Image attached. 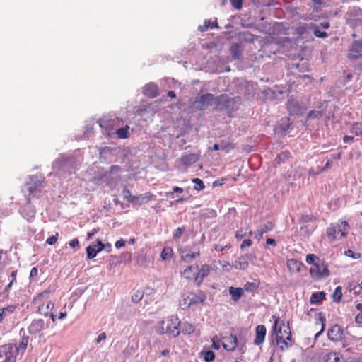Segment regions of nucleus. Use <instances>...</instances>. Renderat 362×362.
I'll return each mask as SVG.
<instances>
[{
    "mask_svg": "<svg viewBox=\"0 0 362 362\" xmlns=\"http://www.w3.org/2000/svg\"><path fill=\"white\" fill-rule=\"evenodd\" d=\"M209 28H218V23L216 21L211 22L210 20H205L204 22V25L202 26H200V30L206 31Z\"/></svg>",
    "mask_w": 362,
    "mask_h": 362,
    "instance_id": "36",
    "label": "nucleus"
},
{
    "mask_svg": "<svg viewBox=\"0 0 362 362\" xmlns=\"http://www.w3.org/2000/svg\"><path fill=\"white\" fill-rule=\"evenodd\" d=\"M346 256L352 257L353 259H358L361 257V254L358 252H354L351 250H348L345 252Z\"/></svg>",
    "mask_w": 362,
    "mask_h": 362,
    "instance_id": "52",
    "label": "nucleus"
},
{
    "mask_svg": "<svg viewBox=\"0 0 362 362\" xmlns=\"http://www.w3.org/2000/svg\"><path fill=\"white\" fill-rule=\"evenodd\" d=\"M308 28H311L310 27V24L309 25H307L305 23H303V24H300L298 25V27L296 28L297 30V32L300 34V35H303L304 33H306L307 31V29Z\"/></svg>",
    "mask_w": 362,
    "mask_h": 362,
    "instance_id": "49",
    "label": "nucleus"
},
{
    "mask_svg": "<svg viewBox=\"0 0 362 362\" xmlns=\"http://www.w3.org/2000/svg\"><path fill=\"white\" fill-rule=\"evenodd\" d=\"M355 13L358 16V21L362 23V11L360 8L354 9Z\"/></svg>",
    "mask_w": 362,
    "mask_h": 362,
    "instance_id": "63",
    "label": "nucleus"
},
{
    "mask_svg": "<svg viewBox=\"0 0 362 362\" xmlns=\"http://www.w3.org/2000/svg\"><path fill=\"white\" fill-rule=\"evenodd\" d=\"M259 284L257 282H247L245 284L244 287L243 288L244 291L248 292H253L257 290L259 287Z\"/></svg>",
    "mask_w": 362,
    "mask_h": 362,
    "instance_id": "37",
    "label": "nucleus"
},
{
    "mask_svg": "<svg viewBox=\"0 0 362 362\" xmlns=\"http://www.w3.org/2000/svg\"><path fill=\"white\" fill-rule=\"evenodd\" d=\"M310 27L311 28L314 29V35L315 37H320V38H325L328 36L327 33L325 31H320L317 28L316 25H315L313 23H310Z\"/></svg>",
    "mask_w": 362,
    "mask_h": 362,
    "instance_id": "35",
    "label": "nucleus"
},
{
    "mask_svg": "<svg viewBox=\"0 0 362 362\" xmlns=\"http://www.w3.org/2000/svg\"><path fill=\"white\" fill-rule=\"evenodd\" d=\"M124 245H125V241L122 238L117 240L115 244V246L117 249H119V248L124 247Z\"/></svg>",
    "mask_w": 362,
    "mask_h": 362,
    "instance_id": "59",
    "label": "nucleus"
},
{
    "mask_svg": "<svg viewBox=\"0 0 362 362\" xmlns=\"http://www.w3.org/2000/svg\"><path fill=\"white\" fill-rule=\"evenodd\" d=\"M225 349L228 351H234L238 346V339L235 335H230L225 339L223 344Z\"/></svg>",
    "mask_w": 362,
    "mask_h": 362,
    "instance_id": "20",
    "label": "nucleus"
},
{
    "mask_svg": "<svg viewBox=\"0 0 362 362\" xmlns=\"http://www.w3.org/2000/svg\"><path fill=\"white\" fill-rule=\"evenodd\" d=\"M225 248L229 249L230 248V245H227L226 246H223L220 244H216L214 245V250L218 252H222Z\"/></svg>",
    "mask_w": 362,
    "mask_h": 362,
    "instance_id": "56",
    "label": "nucleus"
},
{
    "mask_svg": "<svg viewBox=\"0 0 362 362\" xmlns=\"http://www.w3.org/2000/svg\"><path fill=\"white\" fill-rule=\"evenodd\" d=\"M143 296L144 291L138 290L132 296V300L134 303H138L142 299Z\"/></svg>",
    "mask_w": 362,
    "mask_h": 362,
    "instance_id": "43",
    "label": "nucleus"
},
{
    "mask_svg": "<svg viewBox=\"0 0 362 362\" xmlns=\"http://www.w3.org/2000/svg\"><path fill=\"white\" fill-rule=\"evenodd\" d=\"M180 325L178 317L173 315L159 321L156 325V332L158 334H166L168 337L175 338L180 334Z\"/></svg>",
    "mask_w": 362,
    "mask_h": 362,
    "instance_id": "1",
    "label": "nucleus"
},
{
    "mask_svg": "<svg viewBox=\"0 0 362 362\" xmlns=\"http://www.w3.org/2000/svg\"><path fill=\"white\" fill-rule=\"evenodd\" d=\"M143 93L148 98H156L159 94L158 87L153 83H149L144 87Z\"/></svg>",
    "mask_w": 362,
    "mask_h": 362,
    "instance_id": "13",
    "label": "nucleus"
},
{
    "mask_svg": "<svg viewBox=\"0 0 362 362\" xmlns=\"http://www.w3.org/2000/svg\"><path fill=\"white\" fill-rule=\"evenodd\" d=\"M15 310L16 306L13 305L0 309V323L3 322L7 315L13 313Z\"/></svg>",
    "mask_w": 362,
    "mask_h": 362,
    "instance_id": "28",
    "label": "nucleus"
},
{
    "mask_svg": "<svg viewBox=\"0 0 362 362\" xmlns=\"http://www.w3.org/2000/svg\"><path fill=\"white\" fill-rule=\"evenodd\" d=\"M310 273L312 276L317 279L327 277L330 274L327 266L323 262L313 264L310 269Z\"/></svg>",
    "mask_w": 362,
    "mask_h": 362,
    "instance_id": "6",
    "label": "nucleus"
},
{
    "mask_svg": "<svg viewBox=\"0 0 362 362\" xmlns=\"http://www.w3.org/2000/svg\"><path fill=\"white\" fill-rule=\"evenodd\" d=\"M173 255V251L171 247H165L161 252L160 257L162 259L166 260L170 259Z\"/></svg>",
    "mask_w": 362,
    "mask_h": 362,
    "instance_id": "34",
    "label": "nucleus"
},
{
    "mask_svg": "<svg viewBox=\"0 0 362 362\" xmlns=\"http://www.w3.org/2000/svg\"><path fill=\"white\" fill-rule=\"evenodd\" d=\"M13 355V348L11 344L0 346V359H7Z\"/></svg>",
    "mask_w": 362,
    "mask_h": 362,
    "instance_id": "18",
    "label": "nucleus"
},
{
    "mask_svg": "<svg viewBox=\"0 0 362 362\" xmlns=\"http://www.w3.org/2000/svg\"><path fill=\"white\" fill-rule=\"evenodd\" d=\"M104 247L105 245L100 240H97L96 244L93 243L92 245L88 246L86 248L88 259H91L94 258L99 252L104 249Z\"/></svg>",
    "mask_w": 362,
    "mask_h": 362,
    "instance_id": "8",
    "label": "nucleus"
},
{
    "mask_svg": "<svg viewBox=\"0 0 362 362\" xmlns=\"http://www.w3.org/2000/svg\"><path fill=\"white\" fill-rule=\"evenodd\" d=\"M235 148V144L230 141H228V142H222L221 143V150H225L227 152L229 151L230 150H232V149H234Z\"/></svg>",
    "mask_w": 362,
    "mask_h": 362,
    "instance_id": "45",
    "label": "nucleus"
},
{
    "mask_svg": "<svg viewBox=\"0 0 362 362\" xmlns=\"http://www.w3.org/2000/svg\"><path fill=\"white\" fill-rule=\"evenodd\" d=\"M98 228H93L90 232L88 233V239L90 240L97 233H98Z\"/></svg>",
    "mask_w": 362,
    "mask_h": 362,
    "instance_id": "62",
    "label": "nucleus"
},
{
    "mask_svg": "<svg viewBox=\"0 0 362 362\" xmlns=\"http://www.w3.org/2000/svg\"><path fill=\"white\" fill-rule=\"evenodd\" d=\"M333 300L339 303L342 298V289L341 286H337L333 293Z\"/></svg>",
    "mask_w": 362,
    "mask_h": 362,
    "instance_id": "40",
    "label": "nucleus"
},
{
    "mask_svg": "<svg viewBox=\"0 0 362 362\" xmlns=\"http://www.w3.org/2000/svg\"><path fill=\"white\" fill-rule=\"evenodd\" d=\"M28 341H29V337L23 336L22 337L21 341L19 343L18 346L16 347V351H22L23 352H24L27 348Z\"/></svg>",
    "mask_w": 362,
    "mask_h": 362,
    "instance_id": "33",
    "label": "nucleus"
},
{
    "mask_svg": "<svg viewBox=\"0 0 362 362\" xmlns=\"http://www.w3.org/2000/svg\"><path fill=\"white\" fill-rule=\"evenodd\" d=\"M286 108L290 115H298L302 111V107L299 105L297 101L293 99H290L286 103Z\"/></svg>",
    "mask_w": 362,
    "mask_h": 362,
    "instance_id": "19",
    "label": "nucleus"
},
{
    "mask_svg": "<svg viewBox=\"0 0 362 362\" xmlns=\"http://www.w3.org/2000/svg\"><path fill=\"white\" fill-rule=\"evenodd\" d=\"M185 230V226L177 228L174 232L173 238L175 240L180 238V237L182 236V235Z\"/></svg>",
    "mask_w": 362,
    "mask_h": 362,
    "instance_id": "48",
    "label": "nucleus"
},
{
    "mask_svg": "<svg viewBox=\"0 0 362 362\" xmlns=\"http://www.w3.org/2000/svg\"><path fill=\"white\" fill-rule=\"evenodd\" d=\"M325 362H343L341 356L335 352H330L325 356Z\"/></svg>",
    "mask_w": 362,
    "mask_h": 362,
    "instance_id": "30",
    "label": "nucleus"
},
{
    "mask_svg": "<svg viewBox=\"0 0 362 362\" xmlns=\"http://www.w3.org/2000/svg\"><path fill=\"white\" fill-rule=\"evenodd\" d=\"M194 327L192 325L188 322L183 323L182 332L184 334H190L194 332Z\"/></svg>",
    "mask_w": 362,
    "mask_h": 362,
    "instance_id": "39",
    "label": "nucleus"
},
{
    "mask_svg": "<svg viewBox=\"0 0 362 362\" xmlns=\"http://www.w3.org/2000/svg\"><path fill=\"white\" fill-rule=\"evenodd\" d=\"M350 132L355 136H362V124L358 122L354 123L351 127Z\"/></svg>",
    "mask_w": 362,
    "mask_h": 362,
    "instance_id": "32",
    "label": "nucleus"
},
{
    "mask_svg": "<svg viewBox=\"0 0 362 362\" xmlns=\"http://www.w3.org/2000/svg\"><path fill=\"white\" fill-rule=\"evenodd\" d=\"M232 6L236 9H240L243 6V0H230Z\"/></svg>",
    "mask_w": 362,
    "mask_h": 362,
    "instance_id": "54",
    "label": "nucleus"
},
{
    "mask_svg": "<svg viewBox=\"0 0 362 362\" xmlns=\"http://www.w3.org/2000/svg\"><path fill=\"white\" fill-rule=\"evenodd\" d=\"M355 321L358 324H362V313H360L356 315Z\"/></svg>",
    "mask_w": 362,
    "mask_h": 362,
    "instance_id": "64",
    "label": "nucleus"
},
{
    "mask_svg": "<svg viewBox=\"0 0 362 362\" xmlns=\"http://www.w3.org/2000/svg\"><path fill=\"white\" fill-rule=\"evenodd\" d=\"M156 196L151 192H148L146 193L134 196L132 199V204L141 205L143 204L148 203L153 199H155Z\"/></svg>",
    "mask_w": 362,
    "mask_h": 362,
    "instance_id": "12",
    "label": "nucleus"
},
{
    "mask_svg": "<svg viewBox=\"0 0 362 362\" xmlns=\"http://www.w3.org/2000/svg\"><path fill=\"white\" fill-rule=\"evenodd\" d=\"M200 256V250L197 246L196 244H194L192 247V251L191 250H185L182 252V255H181V258L184 262H191L193 259L199 257Z\"/></svg>",
    "mask_w": 362,
    "mask_h": 362,
    "instance_id": "7",
    "label": "nucleus"
},
{
    "mask_svg": "<svg viewBox=\"0 0 362 362\" xmlns=\"http://www.w3.org/2000/svg\"><path fill=\"white\" fill-rule=\"evenodd\" d=\"M128 129L129 127H122L117 130L116 134L119 139H126L128 137Z\"/></svg>",
    "mask_w": 362,
    "mask_h": 362,
    "instance_id": "42",
    "label": "nucleus"
},
{
    "mask_svg": "<svg viewBox=\"0 0 362 362\" xmlns=\"http://www.w3.org/2000/svg\"><path fill=\"white\" fill-rule=\"evenodd\" d=\"M45 327V322L42 319L33 320L28 327V332L31 334H37L40 332Z\"/></svg>",
    "mask_w": 362,
    "mask_h": 362,
    "instance_id": "15",
    "label": "nucleus"
},
{
    "mask_svg": "<svg viewBox=\"0 0 362 362\" xmlns=\"http://www.w3.org/2000/svg\"><path fill=\"white\" fill-rule=\"evenodd\" d=\"M197 269H198L197 264L187 266L181 272V276L187 280H193L195 282L196 275L197 273Z\"/></svg>",
    "mask_w": 362,
    "mask_h": 362,
    "instance_id": "11",
    "label": "nucleus"
},
{
    "mask_svg": "<svg viewBox=\"0 0 362 362\" xmlns=\"http://www.w3.org/2000/svg\"><path fill=\"white\" fill-rule=\"evenodd\" d=\"M272 318L274 320L273 329L276 332V344L281 351H284L292 346L290 327L288 325H286L284 323H282L278 327L279 318L274 315H273Z\"/></svg>",
    "mask_w": 362,
    "mask_h": 362,
    "instance_id": "2",
    "label": "nucleus"
},
{
    "mask_svg": "<svg viewBox=\"0 0 362 362\" xmlns=\"http://www.w3.org/2000/svg\"><path fill=\"white\" fill-rule=\"evenodd\" d=\"M266 332H267V329H266V327L264 325H259L256 327V329H255L256 336H255V339L254 340L255 344L260 345L264 342L265 335H266Z\"/></svg>",
    "mask_w": 362,
    "mask_h": 362,
    "instance_id": "16",
    "label": "nucleus"
},
{
    "mask_svg": "<svg viewBox=\"0 0 362 362\" xmlns=\"http://www.w3.org/2000/svg\"><path fill=\"white\" fill-rule=\"evenodd\" d=\"M226 182V178H221L213 182V187L221 186Z\"/></svg>",
    "mask_w": 362,
    "mask_h": 362,
    "instance_id": "57",
    "label": "nucleus"
},
{
    "mask_svg": "<svg viewBox=\"0 0 362 362\" xmlns=\"http://www.w3.org/2000/svg\"><path fill=\"white\" fill-rule=\"evenodd\" d=\"M322 115V113L320 111L311 110L308 112L307 118H308V119H311L313 118L319 117Z\"/></svg>",
    "mask_w": 362,
    "mask_h": 362,
    "instance_id": "50",
    "label": "nucleus"
},
{
    "mask_svg": "<svg viewBox=\"0 0 362 362\" xmlns=\"http://www.w3.org/2000/svg\"><path fill=\"white\" fill-rule=\"evenodd\" d=\"M228 292L231 296V299L237 302L244 295V289L240 287L230 286L228 288Z\"/></svg>",
    "mask_w": 362,
    "mask_h": 362,
    "instance_id": "22",
    "label": "nucleus"
},
{
    "mask_svg": "<svg viewBox=\"0 0 362 362\" xmlns=\"http://www.w3.org/2000/svg\"><path fill=\"white\" fill-rule=\"evenodd\" d=\"M50 293L49 289H46L33 299L32 303L37 307V313L40 315L48 316L54 307V303L52 301H47L46 303L43 301L49 298Z\"/></svg>",
    "mask_w": 362,
    "mask_h": 362,
    "instance_id": "3",
    "label": "nucleus"
},
{
    "mask_svg": "<svg viewBox=\"0 0 362 362\" xmlns=\"http://www.w3.org/2000/svg\"><path fill=\"white\" fill-rule=\"evenodd\" d=\"M252 245V241L250 239H246L243 241L241 243L240 248L243 250L245 247H249Z\"/></svg>",
    "mask_w": 362,
    "mask_h": 362,
    "instance_id": "55",
    "label": "nucleus"
},
{
    "mask_svg": "<svg viewBox=\"0 0 362 362\" xmlns=\"http://www.w3.org/2000/svg\"><path fill=\"white\" fill-rule=\"evenodd\" d=\"M122 194L124 198L127 199V201L129 203H132L133 201V197L134 195H132L130 190L127 187H124L122 190Z\"/></svg>",
    "mask_w": 362,
    "mask_h": 362,
    "instance_id": "44",
    "label": "nucleus"
},
{
    "mask_svg": "<svg viewBox=\"0 0 362 362\" xmlns=\"http://www.w3.org/2000/svg\"><path fill=\"white\" fill-rule=\"evenodd\" d=\"M328 338L334 341H337L342 338L343 332L338 325H334L327 332Z\"/></svg>",
    "mask_w": 362,
    "mask_h": 362,
    "instance_id": "14",
    "label": "nucleus"
},
{
    "mask_svg": "<svg viewBox=\"0 0 362 362\" xmlns=\"http://www.w3.org/2000/svg\"><path fill=\"white\" fill-rule=\"evenodd\" d=\"M362 57V40L354 41L349 49V57L356 59Z\"/></svg>",
    "mask_w": 362,
    "mask_h": 362,
    "instance_id": "10",
    "label": "nucleus"
},
{
    "mask_svg": "<svg viewBox=\"0 0 362 362\" xmlns=\"http://www.w3.org/2000/svg\"><path fill=\"white\" fill-rule=\"evenodd\" d=\"M38 274V269L37 267H33L30 272V279L36 277Z\"/></svg>",
    "mask_w": 362,
    "mask_h": 362,
    "instance_id": "58",
    "label": "nucleus"
},
{
    "mask_svg": "<svg viewBox=\"0 0 362 362\" xmlns=\"http://www.w3.org/2000/svg\"><path fill=\"white\" fill-rule=\"evenodd\" d=\"M58 237H59V233H56L54 235H52V236L49 237L47 239L46 243H47L48 245H54L58 240Z\"/></svg>",
    "mask_w": 362,
    "mask_h": 362,
    "instance_id": "51",
    "label": "nucleus"
},
{
    "mask_svg": "<svg viewBox=\"0 0 362 362\" xmlns=\"http://www.w3.org/2000/svg\"><path fill=\"white\" fill-rule=\"evenodd\" d=\"M274 228V224L271 221H267L264 226L261 227L260 229L257 230V234L256 235V238L258 240H260L263 238V235L272 230Z\"/></svg>",
    "mask_w": 362,
    "mask_h": 362,
    "instance_id": "23",
    "label": "nucleus"
},
{
    "mask_svg": "<svg viewBox=\"0 0 362 362\" xmlns=\"http://www.w3.org/2000/svg\"><path fill=\"white\" fill-rule=\"evenodd\" d=\"M274 30L284 34H288V28H285L283 23H277L274 25Z\"/></svg>",
    "mask_w": 362,
    "mask_h": 362,
    "instance_id": "46",
    "label": "nucleus"
},
{
    "mask_svg": "<svg viewBox=\"0 0 362 362\" xmlns=\"http://www.w3.org/2000/svg\"><path fill=\"white\" fill-rule=\"evenodd\" d=\"M106 337H107L106 334L105 332H102V333L99 334L95 341L97 344H99L103 340H105L106 339Z\"/></svg>",
    "mask_w": 362,
    "mask_h": 362,
    "instance_id": "60",
    "label": "nucleus"
},
{
    "mask_svg": "<svg viewBox=\"0 0 362 362\" xmlns=\"http://www.w3.org/2000/svg\"><path fill=\"white\" fill-rule=\"evenodd\" d=\"M210 272L211 267L208 264H202L200 268L198 267L195 284L199 286L203 282L204 278L209 276Z\"/></svg>",
    "mask_w": 362,
    "mask_h": 362,
    "instance_id": "9",
    "label": "nucleus"
},
{
    "mask_svg": "<svg viewBox=\"0 0 362 362\" xmlns=\"http://www.w3.org/2000/svg\"><path fill=\"white\" fill-rule=\"evenodd\" d=\"M28 191L29 192V195L27 197V202L30 204L31 202V196L37 197L40 194L42 193V189L41 188V185H28Z\"/></svg>",
    "mask_w": 362,
    "mask_h": 362,
    "instance_id": "21",
    "label": "nucleus"
},
{
    "mask_svg": "<svg viewBox=\"0 0 362 362\" xmlns=\"http://www.w3.org/2000/svg\"><path fill=\"white\" fill-rule=\"evenodd\" d=\"M69 245L74 250H78L80 247L79 241L77 238H74L69 241Z\"/></svg>",
    "mask_w": 362,
    "mask_h": 362,
    "instance_id": "53",
    "label": "nucleus"
},
{
    "mask_svg": "<svg viewBox=\"0 0 362 362\" xmlns=\"http://www.w3.org/2000/svg\"><path fill=\"white\" fill-rule=\"evenodd\" d=\"M230 52L234 59H239L242 56V49L239 44L233 43L230 47Z\"/></svg>",
    "mask_w": 362,
    "mask_h": 362,
    "instance_id": "27",
    "label": "nucleus"
},
{
    "mask_svg": "<svg viewBox=\"0 0 362 362\" xmlns=\"http://www.w3.org/2000/svg\"><path fill=\"white\" fill-rule=\"evenodd\" d=\"M219 98H216L211 93L201 95L194 103V106L199 110H204L213 105H218Z\"/></svg>",
    "mask_w": 362,
    "mask_h": 362,
    "instance_id": "5",
    "label": "nucleus"
},
{
    "mask_svg": "<svg viewBox=\"0 0 362 362\" xmlns=\"http://www.w3.org/2000/svg\"><path fill=\"white\" fill-rule=\"evenodd\" d=\"M192 181L194 184V189L200 191L205 188L204 183L201 179L194 178Z\"/></svg>",
    "mask_w": 362,
    "mask_h": 362,
    "instance_id": "41",
    "label": "nucleus"
},
{
    "mask_svg": "<svg viewBox=\"0 0 362 362\" xmlns=\"http://www.w3.org/2000/svg\"><path fill=\"white\" fill-rule=\"evenodd\" d=\"M353 140H354L353 136L346 135L343 138V141L346 144L351 143L353 141Z\"/></svg>",
    "mask_w": 362,
    "mask_h": 362,
    "instance_id": "61",
    "label": "nucleus"
},
{
    "mask_svg": "<svg viewBox=\"0 0 362 362\" xmlns=\"http://www.w3.org/2000/svg\"><path fill=\"white\" fill-rule=\"evenodd\" d=\"M316 260H319V258L314 254H308L306 256V262L308 264H312V266H313V264H317L318 262H315Z\"/></svg>",
    "mask_w": 362,
    "mask_h": 362,
    "instance_id": "47",
    "label": "nucleus"
},
{
    "mask_svg": "<svg viewBox=\"0 0 362 362\" xmlns=\"http://www.w3.org/2000/svg\"><path fill=\"white\" fill-rule=\"evenodd\" d=\"M201 354L203 355L204 359L206 362H211L215 358V354L212 351H203Z\"/></svg>",
    "mask_w": 362,
    "mask_h": 362,
    "instance_id": "38",
    "label": "nucleus"
},
{
    "mask_svg": "<svg viewBox=\"0 0 362 362\" xmlns=\"http://www.w3.org/2000/svg\"><path fill=\"white\" fill-rule=\"evenodd\" d=\"M287 267L290 272L298 273L300 272L301 264L296 259H290L287 260Z\"/></svg>",
    "mask_w": 362,
    "mask_h": 362,
    "instance_id": "26",
    "label": "nucleus"
},
{
    "mask_svg": "<svg viewBox=\"0 0 362 362\" xmlns=\"http://www.w3.org/2000/svg\"><path fill=\"white\" fill-rule=\"evenodd\" d=\"M252 235V231L251 230H247V228L244 230L241 228L235 232V237L237 240H241L246 236H251Z\"/></svg>",
    "mask_w": 362,
    "mask_h": 362,
    "instance_id": "31",
    "label": "nucleus"
},
{
    "mask_svg": "<svg viewBox=\"0 0 362 362\" xmlns=\"http://www.w3.org/2000/svg\"><path fill=\"white\" fill-rule=\"evenodd\" d=\"M349 230V225L346 221H339L337 226L331 223L327 228L326 234L329 240L333 242L346 237Z\"/></svg>",
    "mask_w": 362,
    "mask_h": 362,
    "instance_id": "4",
    "label": "nucleus"
},
{
    "mask_svg": "<svg viewBox=\"0 0 362 362\" xmlns=\"http://www.w3.org/2000/svg\"><path fill=\"white\" fill-rule=\"evenodd\" d=\"M199 159V156L196 153H189L182 156L180 161L185 166L189 167L196 163Z\"/></svg>",
    "mask_w": 362,
    "mask_h": 362,
    "instance_id": "17",
    "label": "nucleus"
},
{
    "mask_svg": "<svg viewBox=\"0 0 362 362\" xmlns=\"http://www.w3.org/2000/svg\"><path fill=\"white\" fill-rule=\"evenodd\" d=\"M191 296H192V298L188 296L187 299L184 298V300H183L184 303L180 304L181 305L184 306V308H188L192 303H198L199 302L202 303L204 300V299L203 298H200L199 296H197L194 293H192Z\"/></svg>",
    "mask_w": 362,
    "mask_h": 362,
    "instance_id": "24",
    "label": "nucleus"
},
{
    "mask_svg": "<svg viewBox=\"0 0 362 362\" xmlns=\"http://www.w3.org/2000/svg\"><path fill=\"white\" fill-rule=\"evenodd\" d=\"M325 298V293L323 291L313 293L310 297V302L311 304L320 303Z\"/></svg>",
    "mask_w": 362,
    "mask_h": 362,
    "instance_id": "29",
    "label": "nucleus"
},
{
    "mask_svg": "<svg viewBox=\"0 0 362 362\" xmlns=\"http://www.w3.org/2000/svg\"><path fill=\"white\" fill-rule=\"evenodd\" d=\"M233 266L236 269L244 270L248 267L249 263L245 257H240L234 262Z\"/></svg>",
    "mask_w": 362,
    "mask_h": 362,
    "instance_id": "25",
    "label": "nucleus"
}]
</instances>
